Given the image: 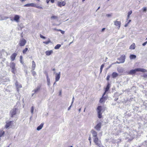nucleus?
Wrapping results in <instances>:
<instances>
[{
	"label": "nucleus",
	"instance_id": "f257e3e1",
	"mask_svg": "<svg viewBox=\"0 0 147 147\" xmlns=\"http://www.w3.org/2000/svg\"><path fill=\"white\" fill-rule=\"evenodd\" d=\"M146 72L147 70L145 69L137 68L134 69H132L130 70L128 72V74L129 75H133L135 74L136 72Z\"/></svg>",
	"mask_w": 147,
	"mask_h": 147
},
{
	"label": "nucleus",
	"instance_id": "f03ea898",
	"mask_svg": "<svg viewBox=\"0 0 147 147\" xmlns=\"http://www.w3.org/2000/svg\"><path fill=\"white\" fill-rule=\"evenodd\" d=\"M10 67L11 69V72L13 74L16 73L17 70L16 68V64L13 62H11L10 63Z\"/></svg>",
	"mask_w": 147,
	"mask_h": 147
},
{
	"label": "nucleus",
	"instance_id": "7ed1b4c3",
	"mask_svg": "<svg viewBox=\"0 0 147 147\" xmlns=\"http://www.w3.org/2000/svg\"><path fill=\"white\" fill-rule=\"evenodd\" d=\"M102 110V107L101 106H98L97 107L98 117L99 118H101L102 117V113L101 112Z\"/></svg>",
	"mask_w": 147,
	"mask_h": 147
},
{
	"label": "nucleus",
	"instance_id": "20e7f679",
	"mask_svg": "<svg viewBox=\"0 0 147 147\" xmlns=\"http://www.w3.org/2000/svg\"><path fill=\"white\" fill-rule=\"evenodd\" d=\"M16 108H14L10 111V115L11 117H13L16 114Z\"/></svg>",
	"mask_w": 147,
	"mask_h": 147
},
{
	"label": "nucleus",
	"instance_id": "39448f33",
	"mask_svg": "<svg viewBox=\"0 0 147 147\" xmlns=\"http://www.w3.org/2000/svg\"><path fill=\"white\" fill-rule=\"evenodd\" d=\"M26 43V41L25 39H21L19 41V45L21 47L24 46Z\"/></svg>",
	"mask_w": 147,
	"mask_h": 147
},
{
	"label": "nucleus",
	"instance_id": "423d86ee",
	"mask_svg": "<svg viewBox=\"0 0 147 147\" xmlns=\"http://www.w3.org/2000/svg\"><path fill=\"white\" fill-rule=\"evenodd\" d=\"M94 141L95 144L98 146H99L101 144L100 141H99V139L97 137L94 138Z\"/></svg>",
	"mask_w": 147,
	"mask_h": 147
},
{
	"label": "nucleus",
	"instance_id": "0eeeda50",
	"mask_svg": "<svg viewBox=\"0 0 147 147\" xmlns=\"http://www.w3.org/2000/svg\"><path fill=\"white\" fill-rule=\"evenodd\" d=\"M102 126V123L101 122L98 123L95 126L94 128L97 131H100Z\"/></svg>",
	"mask_w": 147,
	"mask_h": 147
},
{
	"label": "nucleus",
	"instance_id": "6e6552de",
	"mask_svg": "<svg viewBox=\"0 0 147 147\" xmlns=\"http://www.w3.org/2000/svg\"><path fill=\"white\" fill-rule=\"evenodd\" d=\"M66 2L65 1H63L62 2L58 1L57 4V6L61 7L62 6H64Z\"/></svg>",
	"mask_w": 147,
	"mask_h": 147
},
{
	"label": "nucleus",
	"instance_id": "1a4fd4ad",
	"mask_svg": "<svg viewBox=\"0 0 147 147\" xmlns=\"http://www.w3.org/2000/svg\"><path fill=\"white\" fill-rule=\"evenodd\" d=\"M125 55H123L121 56L118 60L120 61L121 63H123L125 61Z\"/></svg>",
	"mask_w": 147,
	"mask_h": 147
},
{
	"label": "nucleus",
	"instance_id": "9d476101",
	"mask_svg": "<svg viewBox=\"0 0 147 147\" xmlns=\"http://www.w3.org/2000/svg\"><path fill=\"white\" fill-rule=\"evenodd\" d=\"M15 85L18 91H19V89L22 88V85L21 84H19L18 82L16 81L15 83Z\"/></svg>",
	"mask_w": 147,
	"mask_h": 147
},
{
	"label": "nucleus",
	"instance_id": "9b49d317",
	"mask_svg": "<svg viewBox=\"0 0 147 147\" xmlns=\"http://www.w3.org/2000/svg\"><path fill=\"white\" fill-rule=\"evenodd\" d=\"M17 55V54L16 53H14L12 54L10 57L11 59V61H14L16 58V57Z\"/></svg>",
	"mask_w": 147,
	"mask_h": 147
},
{
	"label": "nucleus",
	"instance_id": "f8f14e48",
	"mask_svg": "<svg viewBox=\"0 0 147 147\" xmlns=\"http://www.w3.org/2000/svg\"><path fill=\"white\" fill-rule=\"evenodd\" d=\"M12 121H10L8 122H6V124L5 126V127L6 128H7L9 127L11 125L12 123Z\"/></svg>",
	"mask_w": 147,
	"mask_h": 147
},
{
	"label": "nucleus",
	"instance_id": "ddd939ff",
	"mask_svg": "<svg viewBox=\"0 0 147 147\" xmlns=\"http://www.w3.org/2000/svg\"><path fill=\"white\" fill-rule=\"evenodd\" d=\"M114 24L115 26H118V28L119 29L121 26V22L120 21H115L114 22Z\"/></svg>",
	"mask_w": 147,
	"mask_h": 147
},
{
	"label": "nucleus",
	"instance_id": "4468645a",
	"mask_svg": "<svg viewBox=\"0 0 147 147\" xmlns=\"http://www.w3.org/2000/svg\"><path fill=\"white\" fill-rule=\"evenodd\" d=\"M20 17L18 15H16L15 16L14 18V20L16 22H19Z\"/></svg>",
	"mask_w": 147,
	"mask_h": 147
},
{
	"label": "nucleus",
	"instance_id": "2eb2a0df",
	"mask_svg": "<svg viewBox=\"0 0 147 147\" xmlns=\"http://www.w3.org/2000/svg\"><path fill=\"white\" fill-rule=\"evenodd\" d=\"M24 6L26 7H34L35 6V4L34 3H28L25 4Z\"/></svg>",
	"mask_w": 147,
	"mask_h": 147
},
{
	"label": "nucleus",
	"instance_id": "dca6fc26",
	"mask_svg": "<svg viewBox=\"0 0 147 147\" xmlns=\"http://www.w3.org/2000/svg\"><path fill=\"white\" fill-rule=\"evenodd\" d=\"M91 131L94 137L95 138L97 137V133L95 131L92 129L91 130Z\"/></svg>",
	"mask_w": 147,
	"mask_h": 147
},
{
	"label": "nucleus",
	"instance_id": "f3484780",
	"mask_svg": "<svg viewBox=\"0 0 147 147\" xmlns=\"http://www.w3.org/2000/svg\"><path fill=\"white\" fill-rule=\"evenodd\" d=\"M60 77V72H59L58 74H57L55 76V82L58 81Z\"/></svg>",
	"mask_w": 147,
	"mask_h": 147
},
{
	"label": "nucleus",
	"instance_id": "a211bd4d",
	"mask_svg": "<svg viewBox=\"0 0 147 147\" xmlns=\"http://www.w3.org/2000/svg\"><path fill=\"white\" fill-rule=\"evenodd\" d=\"M36 67V64L34 61H33L32 62V69L34 70Z\"/></svg>",
	"mask_w": 147,
	"mask_h": 147
},
{
	"label": "nucleus",
	"instance_id": "6ab92c4d",
	"mask_svg": "<svg viewBox=\"0 0 147 147\" xmlns=\"http://www.w3.org/2000/svg\"><path fill=\"white\" fill-rule=\"evenodd\" d=\"M107 99V98L106 97H102L101 98L99 102L100 103H102L105 102L106 100Z\"/></svg>",
	"mask_w": 147,
	"mask_h": 147
},
{
	"label": "nucleus",
	"instance_id": "aec40b11",
	"mask_svg": "<svg viewBox=\"0 0 147 147\" xmlns=\"http://www.w3.org/2000/svg\"><path fill=\"white\" fill-rule=\"evenodd\" d=\"M118 76V74L116 72H114L112 73V77L114 78Z\"/></svg>",
	"mask_w": 147,
	"mask_h": 147
},
{
	"label": "nucleus",
	"instance_id": "412c9836",
	"mask_svg": "<svg viewBox=\"0 0 147 147\" xmlns=\"http://www.w3.org/2000/svg\"><path fill=\"white\" fill-rule=\"evenodd\" d=\"M53 53L52 50L47 51L45 52V53L46 55L49 56L50 55Z\"/></svg>",
	"mask_w": 147,
	"mask_h": 147
},
{
	"label": "nucleus",
	"instance_id": "4be33fe9",
	"mask_svg": "<svg viewBox=\"0 0 147 147\" xmlns=\"http://www.w3.org/2000/svg\"><path fill=\"white\" fill-rule=\"evenodd\" d=\"M110 87V84L109 83H107L106 87L105 89V91H106V92H107L108 91Z\"/></svg>",
	"mask_w": 147,
	"mask_h": 147
},
{
	"label": "nucleus",
	"instance_id": "5701e85b",
	"mask_svg": "<svg viewBox=\"0 0 147 147\" xmlns=\"http://www.w3.org/2000/svg\"><path fill=\"white\" fill-rule=\"evenodd\" d=\"M43 125V124L42 123H41L40 125L37 127V130H39L41 129Z\"/></svg>",
	"mask_w": 147,
	"mask_h": 147
},
{
	"label": "nucleus",
	"instance_id": "b1692460",
	"mask_svg": "<svg viewBox=\"0 0 147 147\" xmlns=\"http://www.w3.org/2000/svg\"><path fill=\"white\" fill-rule=\"evenodd\" d=\"M135 48V43H133L130 47L129 49H134Z\"/></svg>",
	"mask_w": 147,
	"mask_h": 147
},
{
	"label": "nucleus",
	"instance_id": "393cba45",
	"mask_svg": "<svg viewBox=\"0 0 147 147\" xmlns=\"http://www.w3.org/2000/svg\"><path fill=\"white\" fill-rule=\"evenodd\" d=\"M132 10H130L129 11L128 13V15H127V20H128L129 19L130 16L131 14L132 13Z\"/></svg>",
	"mask_w": 147,
	"mask_h": 147
},
{
	"label": "nucleus",
	"instance_id": "a878e982",
	"mask_svg": "<svg viewBox=\"0 0 147 147\" xmlns=\"http://www.w3.org/2000/svg\"><path fill=\"white\" fill-rule=\"evenodd\" d=\"M130 59H135L136 57V56L134 55H131L129 56Z\"/></svg>",
	"mask_w": 147,
	"mask_h": 147
},
{
	"label": "nucleus",
	"instance_id": "bb28decb",
	"mask_svg": "<svg viewBox=\"0 0 147 147\" xmlns=\"http://www.w3.org/2000/svg\"><path fill=\"white\" fill-rule=\"evenodd\" d=\"M5 134V131L3 130L0 131V137L2 136Z\"/></svg>",
	"mask_w": 147,
	"mask_h": 147
},
{
	"label": "nucleus",
	"instance_id": "cd10ccee",
	"mask_svg": "<svg viewBox=\"0 0 147 147\" xmlns=\"http://www.w3.org/2000/svg\"><path fill=\"white\" fill-rule=\"evenodd\" d=\"M34 70L32 69L31 71L32 75L33 76H35L36 75V71H34Z\"/></svg>",
	"mask_w": 147,
	"mask_h": 147
},
{
	"label": "nucleus",
	"instance_id": "c85d7f7f",
	"mask_svg": "<svg viewBox=\"0 0 147 147\" xmlns=\"http://www.w3.org/2000/svg\"><path fill=\"white\" fill-rule=\"evenodd\" d=\"M61 47V45L60 44H57L55 47L54 48L56 49H58Z\"/></svg>",
	"mask_w": 147,
	"mask_h": 147
},
{
	"label": "nucleus",
	"instance_id": "c756f323",
	"mask_svg": "<svg viewBox=\"0 0 147 147\" xmlns=\"http://www.w3.org/2000/svg\"><path fill=\"white\" fill-rule=\"evenodd\" d=\"M28 50V48L26 47L22 51L23 53L24 54H25L26 53V52Z\"/></svg>",
	"mask_w": 147,
	"mask_h": 147
},
{
	"label": "nucleus",
	"instance_id": "7c9ffc66",
	"mask_svg": "<svg viewBox=\"0 0 147 147\" xmlns=\"http://www.w3.org/2000/svg\"><path fill=\"white\" fill-rule=\"evenodd\" d=\"M40 88V87H38L36 88V89L34 90V91L35 93H36L37 92H38V91H39Z\"/></svg>",
	"mask_w": 147,
	"mask_h": 147
},
{
	"label": "nucleus",
	"instance_id": "2f4dec72",
	"mask_svg": "<svg viewBox=\"0 0 147 147\" xmlns=\"http://www.w3.org/2000/svg\"><path fill=\"white\" fill-rule=\"evenodd\" d=\"M23 57L22 56H20V62L22 63V64H23V60H22Z\"/></svg>",
	"mask_w": 147,
	"mask_h": 147
},
{
	"label": "nucleus",
	"instance_id": "473e14b6",
	"mask_svg": "<svg viewBox=\"0 0 147 147\" xmlns=\"http://www.w3.org/2000/svg\"><path fill=\"white\" fill-rule=\"evenodd\" d=\"M104 64H102L101 65L100 67V73H101L102 72V69H103V67H104Z\"/></svg>",
	"mask_w": 147,
	"mask_h": 147
},
{
	"label": "nucleus",
	"instance_id": "72a5a7b5",
	"mask_svg": "<svg viewBox=\"0 0 147 147\" xmlns=\"http://www.w3.org/2000/svg\"><path fill=\"white\" fill-rule=\"evenodd\" d=\"M57 18V17L55 16H53L51 17V19H56Z\"/></svg>",
	"mask_w": 147,
	"mask_h": 147
},
{
	"label": "nucleus",
	"instance_id": "f704fd0d",
	"mask_svg": "<svg viewBox=\"0 0 147 147\" xmlns=\"http://www.w3.org/2000/svg\"><path fill=\"white\" fill-rule=\"evenodd\" d=\"M34 7H36L40 9H43V8L42 7L39 6H37L36 5V4H35V6Z\"/></svg>",
	"mask_w": 147,
	"mask_h": 147
},
{
	"label": "nucleus",
	"instance_id": "c9c22d12",
	"mask_svg": "<svg viewBox=\"0 0 147 147\" xmlns=\"http://www.w3.org/2000/svg\"><path fill=\"white\" fill-rule=\"evenodd\" d=\"M50 42V40L49 39V40L47 41H44L43 42V43L44 44H49Z\"/></svg>",
	"mask_w": 147,
	"mask_h": 147
},
{
	"label": "nucleus",
	"instance_id": "e433bc0d",
	"mask_svg": "<svg viewBox=\"0 0 147 147\" xmlns=\"http://www.w3.org/2000/svg\"><path fill=\"white\" fill-rule=\"evenodd\" d=\"M110 77V76L109 75H108V76H107V78H106V80H107V81L109 80Z\"/></svg>",
	"mask_w": 147,
	"mask_h": 147
},
{
	"label": "nucleus",
	"instance_id": "4c0bfd02",
	"mask_svg": "<svg viewBox=\"0 0 147 147\" xmlns=\"http://www.w3.org/2000/svg\"><path fill=\"white\" fill-rule=\"evenodd\" d=\"M34 109V107L33 106H32L31 107V113H33V112Z\"/></svg>",
	"mask_w": 147,
	"mask_h": 147
},
{
	"label": "nucleus",
	"instance_id": "58836bf2",
	"mask_svg": "<svg viewBox=\"0 0 147 147\" xmlns=\"http://www.w3.org/2000/svg\"><path fill=\"white\" fill-rule=\"evenodd\" d=\"M40 37L41 38H43V39H45V37L44 36H43L41 34H40Z\"/></svg>",
	"mask_w": 147,
	"mask_h": 147
},
{
	"label": "nucleus",
	"instance_id": "ea45409f",
	"mask_svg": "<svg viewBox=\"0 0 147 147\" xmlns=\"http://www.w3.org/2000/svg\"><path fill=\"white\" fill-rule=\"evenodd\" d=\"M47 81L48 82H49L50 81V79H49V78L48 77V75H47Z\"/></svg>",
	"mask_w": 147,
	"mask_h": 147
},
{
	"label": "nucleus",
	"instance_id": "a19ab883",
	"mask_svg": "<svg viewBox=\"0 0 147 147\" xmlns=\"http://www.w3.org/2000/svg\"><path fill=\"white\" fill-rule=\"evenodd\" d=\"M106 92V91H105V92L103 94V95H102V97H104L105 96H104L105 95L106 93V92Z\"/></svg>",
	"mask_w": 147,
	"mask_h": 147
},
{
	"label": "nucleus",
	"instance_id": "79ce46f5",
	"mask_svg": "<svg viewBox=\"0 0 147 147\" xmlns=\"http://www.w3.org/2000/svg\"><path fill=\"white\" fill-rule=\"evenodd\" d=\"M60 32L62 34H64L65 32L64 31L62 30H60Z\"/></svg>",
	"mask_w": 147,
	"mask_h": 147
},
{
	"label": "nucleus",
	"instance_id": "37998d69",
	"mask_svg": "<svg viewBox=\"0 0 147 147\" xmlns=\"http://www.w3.org/2000/svg\"><path fill=\"white\" fill-rule=\"evenodd\" d=\"M147 41H146V42H144V43L142 44V45H143V46H145V45H146V44H147Z\"/></svg>",
	"mask_w": 147,
	"mask_h": 147
},
{
	"label": "nucleus",
	"instance_id": "c03bdc74",
	"mask_svg": "<svg viewBox=\"0 0 147 147\" xmlns=\"http://www.w3.org/2000/svg\"><path fill=\"white\" fill-rule=\"evenodd\" d=\"M146 7H144L143 9V11H146Z\"/></svg>",
	"mask_w": 147,
	"mask_h": 147
},
{
	"label": "nucleus",
	"instance_id": "a18cd8bd",
	"mask_svg": "<svg viewBox=\"0 0 147 147\" xmlns=\"http://www.w3.org/2000/svg\"><path fill=\"white\" fill-rule=\"evenodd\" d=\"M74 97H73V98H72V102H71V104H72L73 102H74Z\"/></svg>",
	"mask_w": 147,
	"mask_h": 147
},
{
	"label": "nucleus",
	"instance_id": "49530a36",
	"mask_svg": "<svg viewBox=\"0 0 147 147\" xmlns=\"http://www.w3.org/2000/svg\"><path fill=\"white\" fill-rule=\"evenodd\" d=\"M50 1L52 3H53L55 2V0H50Z\"/></svg>",
	"mask_w": 147,
	"mask_h": 147
},
{
	"label": "nucleus",
	"instance_id": "de8ad7c7",
	"mask_svg": "<svg viewBox=\"0 0 147 147\" xmlns=\"http://www.w3.org/2000/svg\"><path fill=\"white\" fill-rule=\"evenodd\" d=\"M55 30L56 31H60V30H61L57 29H55Z\"/></svg>",
	"mask_w": 147,
	"mask_h": 147
},
{
	"label": "nucleus",
	"instance_id": "09e8293b",
	"mask_svg": "<svg viewBox=\"0 0 147 147\" xmlns=\"http://www.w3.org/2000/svg\"><path fill=\"white\" fill-rule=\"evenodd\" d=\"M50 1V0H46V2L48 4Z\"/></svg>",
	"mask_w": 147,
	"mask_h": 147
},
{
	"label": "nucleus",
	"instance_id": "8fccbe9b",
	"mask_svg": "<svg viewBox=\"0 0 147 147\" xmlns=\"http://www.w3.org/2000/svg\"><path fill=\"white\" fill-rule=\"evenodd\" d=\"M88 140H89V141H91V138L90 136L89 137Z\"/></svg>",
	"mask_w": 147,
	"mask_h": 147
},
{
	"label": "nucleus",
	"instance_id": "3c124183",
	"mask_svg": "<svg viewBox=\"0 0 147 147\" xmlns=\"http://www.w3.org/2000/svg\"><path fill=\"white\" fill-rule=\"evenodd\" d=\"M143 76L145 77V78H146V77H147V74H144V76Z\"/></svg>",
	"mask_w": 147,
	"mask_h": 147
},
{
	"label": "nucleus",
	"instance_id": "603ef678",
	"mask_svg": "<svg viewBox=\"0 0 147 147\" xmlns=\"http://www.w3.org/2000/svg\"><path fill=\"white\" fill-rule=\"evenodd\" d=\"M105 29V28H103L102 30V32H103Z\"/></svg>",
	"mask_w": 147,
	"mask_h": 147
},
{
	"label": "nucleus",
	"instance_id": "864d4df0",
	"mask_svg": "<svg viewBox=\"0 0 147 147\" xmlns=\"http://www.w3.org/2000/svg\"><path fill=\"white\" fill-rule=\"evenodd\" d=\"M107 16H108V17L110 16H111V15H110V14H107Z\"/></svg>",
	"mask_w": 147,
	"mask_h": 147
},
{
	"label": "nucleus",
	"instance_id": "5fc2aeb1",
	"mask_svg": "<svg viewBox=\"0 0 147 147\" xmlns=\"http://www.w3.org/2000/svg\"><path fill=\"white\" fill-rule=\"evenodd\" d=\"M71 105L72 104L69 106V107L68 108V110H69L70 109V107H71Z\"/></svg>",
	"mask_w": 147,
	"mask_h": 147
},
{
	"label": "nucleus",
	"instance_id": "6e6d98bb",
	"mask_svg": "<svg viewBox=\"0 0 147 147\" xmlns=\"http://www.w3.org/2000/svg\"><path fill=\"white\" fill-rule=\"evenodd\" d=\"M20 1L22 2H24V1H26V0H20Z\"/></svg>",
	"mask_w": 147,
	"mask_h": 147
},
{
	"label": "nucleus",
	"instance_id": "4d7b16f0",
	"mask_svg": "<svg viewBox=\"0 0 147 147\" xmlns=\"http://www.w3.org/2000/svg\"><path fill=\"white\" fill-rule=\"evenodd\" d=\"M127 24H127H125V27H126V26H127V24Z\"/></svg>",
	"mask_w": 147,
	"mask_h": 147
},
{
	"label": "nucleus",
	"instance_id": "13d9d810",
	"mask_svg": "<svg viewBox=\"0 0 147 147\" xmlns=\"http://www.w3.org/2000/svg\"><path fill=\"white\" fill-rule=\"evenodd\" d=\"M131 21V20H129V21H128V22L127 23V24H129Z\"/></svg>",
	"mask_w": 147,
	"mask_h": 147
},
{
	"label": "nucleus",
	"instance_id": "bf43d9fd",
	"mask_svg": "<svg viewBox=\"0 0 147 147\" xmlns=\"http://www.w3.org/2000/svg\"><path fill=\"white\" fill-rule=\"evenodd\" d=\"M90 145L91 144V141H90Z\"/></svg>",
	"mask_w": 147,
	"mask_h": 147
},
{
	"label": "nucleus",
	"instance_id": "052dcab7",
	"mask_svg": "<svg viewBox=\"0 0 147 147\" xmlns=\"http://www.w3.org/2000/svg\"><path fill=\"white\" fill-rule=\"evenodd\" d=\"M85 1V0H82V1L83 2H84V1Z\"/></svg>",
	"mask_w": 147,
	"mask_h": 147
},
{
	"label": "nucleus",
	"instance_id": "680f3d73",
	"mask_svg": "<svg viewBox=\"0 0 147 147\" xmlns=\"http://www.w3.org/2000/svg\"><path fill=\"white\" fill-rule=\"evenodd\" d=\"M53 71H55V69H53Z\"/></svg>",
	"mask_w": 147,
	"mask_h": 147
},
{
	"label": "nucleus",
	"instance_id": "e2e57ef3",
	"mask_svg": "<svg viewBox=\"0 0 147 147\" xmlns=\"http://www.w3.org/2000/svg\"><path fill=\"white\" fill-rule=\"evenodd\" d=\"M69 147H72V146H69Z\"/></svg>",
	"mask_w": 147,
	"mask_h": 147
},
{
	"label": "nucleus",
	"instance_id": "0e129e2a",
	"mask_svg": "<svg viewBox=\"0 0 147 147\" xmlns=\"http://www.w3.org/2000/svg\"><path fill=\"white\" fill-rule=\"evenodd\" d=\"M37 1H39V0H37Z\"/></svg>",
	"mask_w": 147,
	"mask_h": 147
},
{
	"label": "nucleus",
	"instance_id": "69168bd1",
	"mask_svg": "<svg viewBox=\"0 0 147 147\" xmlns=\"http://www.w3.org/2000/svg\"><path fill=\"white\" fill-rule=\"evenodd\" d=\"M99 147H103V146H102V147H100V146H99Z\"/></svg>",
	"mask_w": 147,
	"mask_h": 147
},
{
	"label": "nucleus",
	"instance_id": "338daca9",
	"mask_svg": "<svg viewBox=\"0 0 147 147\" xmlns=\"http://www.w3.org/2000/svg\"><path fill=\"white\" fill-rule=\"evenodd\" d=\"M146 39H147V38Z\"/></svg>",
	"mask_w": 147,
	"mask_h": 147
}]
</instances>
